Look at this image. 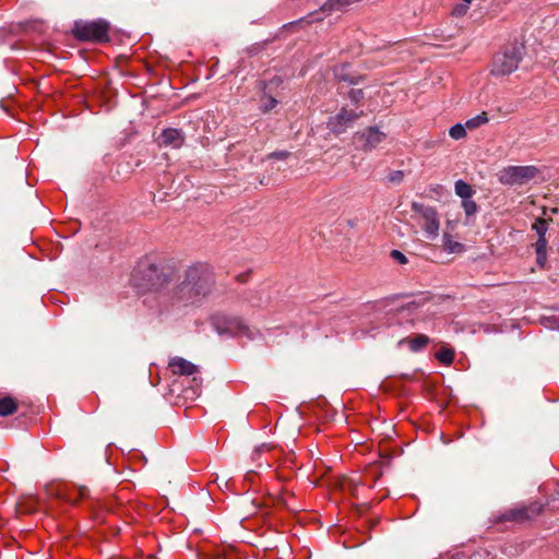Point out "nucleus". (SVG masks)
<instances>
[{"label":"nucleus","mask_w":559,"mask_h":559,"mask_svg":"<svg viewBox=\"0 0 559 559\" xmlns=\"http://www.w3.org/2000/svg\"><path fill=\"white\" fill-rule=\"evenodd\" d=\"M214 285L213 269L206 263H195L185 271L177 286L162 294L160 301L178 308L195 305L213 292Z\"/></svg>","instance_id":"obj_1"},{"label":"nucleus","mask_w":559,"mask_h":559,"mask_svg":"<svg viewBox=\"0 0 559 559\" xmlns=\"http://www.w3.org/2000/svg\"><path fill=\"white\" fill-rule=\"evenodd\" d=\"M175 277V270L148 259L141 261L131 275V284L142 292L162 290Z\"/></svg>","instance_id":"obj_2"},{"label":"nucleus","mask_w":559,"mask_h":559,"mask_svg":"<svg viewBox=\"0 0 559 559\" xmlns=\"http://www.w3.org/2000/svg\"><path fill=\"white\" fill-rule=\"evenodd\" d=\"M524 46L513 44L495 55L491 63V74L496 76L509 75L514 72L523 59Z\"/></svg>","instance_id":"obj_3"},{"label":"nucleus","mask_w":559,"mask_h":559,"mask_svg":"<svg viewBox=\"0 0 559 559\" xmlns=\"http://www.w3.org/2000/svg\"><path fill=\"white\" fill-rule=\"evenodd\" d=\"M411 209L418 216V223L426 238L430 240L437 239L440 231V218L436 207L414 201L411 204Z\"/></svg>","instance_id":"obj_4"},{"label":"nucleus","mask_w":559,"mask_h":559,"mask_svg":"<svg viewBox=\"0 0 559 559\" xmlns=\"http://www.w3.org/2000/svg\"><path fill=\"white\" fill-rule=\"evenodd\" d=\"M109 24L104 20L75 23L73 33L80 40L106 43L109 40Z\"/></svg>","instance_id":"obj_5"},{"label":"nucleus","mask_w":559,"mask_h":559,"mask_svg":"<svg viewBox=\"0 0 559 559\" xmlns=\"http://www.w3.org/2000/svg\"><path fill=\"white\" fill-rule=\"evenodd\" d=\"M538 174L535 166H508L498 174L500 183L507 186H521L534 179Z\"/></svg>","instance_id":"obj_6"},{"label":"nucleus","mask_w":559,"mask_h":559,"mask_svg":"<svg viewBox=\"0 0 559 559\" xmlns=\"http://www.w3.org/2000/svg\"><path fill=\"white\" fill-rule=\"evenodd\" d=\"M542 510H543L542 504H539L537 502H533L528 506L515 507L513 509H510V510L503 512L499 516L498 521L499 522L511 521V522H516V523H523V522L530 521L533 518L540 514Z\"/></svg>","instance_id":"obj_7"},{"label":"nucleus","mask_w":559,"mask_h":559,"mask_svg":"<svg viewBox=\"0 0 559 559\" xmlns=\"http://www.w3.org/2000/svg\"><path fill=\"white\" fill-rule=\"evenodd\" d=\"M532 229L538 236L535 242L536 262L539 266L544 267L547 262V239L546 233L548 230V221L545 218H537L532 225Z\"/></svg>","instance_id":"obj_8"},{"label":"nucleus","mask_w":559,"mask_h":559,"mask_svg":"<svg viewBox=\"0 0 559 559\" xmlns=\"http://www.w3.org/2000/svg\"><path fill=\"white\" fill-rule=\"evenodd\" d=\"M360 112L342 108L335 116L328 121V128L335 134H341L347 130L359 117Z\"/></svg>","instance_id":"obj_9"},{"label":"nucleus","mask_w":559,"mask_h":559,"mask_svg":"<svg viewBox=\"0 0 559 559\" xmlns=\"http://www.w3.org/2000/svg\"><path fill=\"white\" fill-rule=\"evenodd\" d=\"M386 138V134L380 131L376 127H369L362 132L355 134V140L360 143V147L364 151H371L382 143Z\"/></svg>","instance_id":"obj_10"},{"label":"nucleus","mask_w":559,"mask_h":559,"mask_svg":"<svg viewBox=\"0 0 559 559\" xmlns=\"http://www.w3.org/2000/svg\"><path fill=\"white\" fill-rule=\"evenodd\" d=\"M168 368L174 374L179 376H193L199 372V367L197 365L179 356H175L169 359Z\"/></svg>","instance_id":"obj_11"},{"label":"nucleus","mask_w":559,"mask_h":559,"mask_svg":"<svg viewBox=\"0 0 559 559\" xmlns=\"http://www.w3.org/2000/svg\"><path fill=\"white\" fill-rule=\"evenodd\" d=\"M185 142V135L181 130L175 128L165 129L159 135V144L179 148Z\"/></svg>","instance_id":"obj_12"},{"label":"nucleus","mask_w":559,"mask_h":559,"mask_svg":"<svg viewBox=\"0 0 559 559\" xmlns=\"http://www.w3.org/2000/svg\"><path fill=\"white\" fill-rule=\"evenodd\" d=\"M442 242L444 250L449 253H462L465 251V246L456 241L449 233L443 234Z\"/></svg>","instance_id":"obj_13"},{"label":"nucleus","mask_w":559,"mask_h":559,"mask_svg":"<svg viewBox=\"0 0 559 559\" xmlns=\"http://www.w3.org/2000/svg\"><path fill=\"white\" fill-rule=\"evenodd\" d=\"M403 342L408 343L409 349L412 352H419L427 346V344L429 343V337L425 334H417L415 337L404 340Z\"/></svg>","instance_id":"obj_14"},{"label":"nucleus","mask_w":559,"mask_h":559,"mask_svg":"<svg viewBox=\"0 0 559 559\" xmlns=\"http://www.w3.org/2000/svg\"><path fill=\"white\" fill-rule=\"evenodd\" d=\"M17 404L14 399L5 396L0 399V416H9L15 413Z\"/></svg>","instance_id":"obj_15"},{"label":"nucleus","mask_w":559,"mask_h":559,"mask_svg":"<svg viewBox=\"0 0 559 559\" xmlns=\"http://www.w3.org/2000/svg\"><path fill=\"white\" fill-rule=\"evenodd\" d=\"M454 190L462 200L469 199L475 193L472 186L461 179L455 182Z\"/></svg>","instance_id":"obj_16"},{"label":"nucleus","mask_w":559,"mask_h":559,"mask_svg":"<svg viewBox=\"0 0 559 559\" xmlns=\"http://www.w3.org/2000/svg\"><path fill=\"white\" fill-rule=\"evenodd\" d=\"M488 122V116L487 114L484 111L468 120H466L465 122V126L467 129L469 130H473V129H476L483 124H486Z\"/></svg>","instance_id":"obj_17"},{"label":"nucleus","mask_w":559,"mask_h":559,"mask_svg":"<svg viewBox=\"0 0 559 559\" xmlns=\"http://www.w3.org/2000/svg\"><path fill=\"white\" fill-rule=\"evenodd\" d=\"M466 129L465 124L456 123L450 128L449 134L453 140H461L466 136Z\"/></svg>","instance_id":"obj_18"},{"label":"nucleus","mask_w":559,"mask_h":559,"mask_svg":"<svg viewBox=\"0 0 559 559\" xmlns=\"http://www.w3.org/2000/svg\"><path fill=\"white\" fill-rule=\"evenodd\" d=\"M277 99L274 98L273 96H269V95H264L262 98H261V106H260V109L261 111L263 112H269L271 111L273 108L276 107L277 105Z\"/></svg>","instance_id":"obj_19"},{"label":"nucleus","mask_w":559,"mask_h":559,"mask_svg":"<svg viewBox=\"0 0 559 559\" xmlns=\"http://www.w3.org/2000/svg\"><path fill=\"white\" fill-rule=\"evenodd\" d=\"M461 205L466 216H473L478 212V205L472 200V198L462 200Z\"/></svg>","instance_id":"obj_20"},{"label":"nucleus","mask_w":559,"mask_h":559,"mask_svg":"<svg viewBox=\"0 0 559 559\" xmlns=\"http://www.w3.org/2000/svg\"><path fill=\"white\" fill-rule=\"evenodd\" d=\"M386 179L390 183L399 185L404 179V171L403 170H393L388 176Z\"/></svg>","instance_id":"obj_21"},{"label":"nucleus","mask_w":559,"mask_h":559,"mask_svg":"<svg viewBox=\"0 0 559 559\" xmlns=\"http://www.w3.org/2000/svg\"><path fill=\"white\" fill-rule=\"evenodd\" d=\"M437 358L444 364H451L454 358V353L452 350H441L437 354Z\"/></svg>","instance_id":"obj_22"},{"label":"nucleus","mask_w":559,"mask_h":559,"mask_svg":"<svg viewBox=\"0 0 559 559\" xmlns=\"http://www.w3.org/2000/svg\"><path fill=\"white\" fill-rule=\"evenodd\" d=\"M391 257L400 264H406L408 261L406 255L403 252H401L400 250H395V249L392 250Z\"/></svg>","instance_id":"obj_23"},{"label":"nucleus","mask_w":559,"mask_h":559,"mask_svg":"<svg viewBox=\"0 0 559 559\" xmlns=\"http://www.w3.org/2000/svg\"><path fill=\"white\" fill-rule=\"evenodd\" d=\"M290 155V153L288 151H275V152H272L270 153L266 158L271 159V158H274V159H286L288 158Z\"/></svg>","instance_id":"obj_24"},{"label":"nucleus","mask_w":559,"mask_h":559,"mask_svg":"<svg viewBox=\"0 0 559 559\" xmlns=\"http://www.w3.org/2000/svg\"><path fill=\"white\" fill-rule=\"evenodd\" d=\"M364 94H362V91L361 90H352L349 92V97L354 100V102H358L360 98H362Z\"/></svg>","instance_id":"obj_25"},{"label":"nucleus","mask_w":559,"mask_h":559,"mask_svg":"<svg viewBox=\"0 0 559 559\" xmlns=\"http://www.w3.org/2000/svg\"><path fill=\"white\" fill-rule=\"evenodd\" d=\"M549 328L559 330V316H554L548 319Z\"/></svg>","instance_id":"obj_26"},{"label":"nucleus","mask_w":559,"mask_h":559,"mask_svg":"<svg viewBox=\"0 0 559 559\" xmlns=\"http://www.w3.org/2000/svg\"><path fill=\"white\" fill-rule=\"evenodd\" d=\"M248 277H249V273H241V274L237 275L236 280L239 283H245Z\"/></svg>","instance_id":"obj_27"},{"label":"nucleus","mask_w":559,"mask_h":559,"mask_svg":"<svg viewBox=\"0 0 559 559\" xmlns=\"http://www.w3.org/2000/svg\"><path fill=\"white\" fill-rule=\"evenodd\" d=\"M247 295H248V297L246 298V300H247L248 302H250L252 306H257L258 304H257V302H254V301L252 300V298H251V296L253 295V293H252V292H249V293H247Z\"/></svg>","instance_id":"obj_28"},{"label":"nucleus","mask_w":559,"mask_h":559,"mask_svg":"<svg viewBox=\"0 0 559 559\" xmlns=\"http://www.w3.org/2000/svg\"><path fill=\"white\" fill-rule=\"evenodd\" d=\"M265 449H269V445L263 443L261 447L257 449V451H263Z\"/></svg>","instance_id":"obj_29"},{"label":"nucleus","mask_w":559,"mask_h":559,"mask_svg":"<svg viewBox=\"0 0 559 559\" xmlns=\"http://www.w3.org/2000/svg\"><path fill=\"white\" fill-rule=\"evenodd\" d=\"M463 1H464L465 3H467V4L472 2V0H463Z\"/></svg>","instance_id":"obj_30"}]
</instances>
